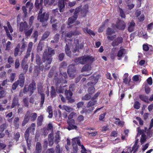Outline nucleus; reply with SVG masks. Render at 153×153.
<instances>
[{
  "mask_svg": "<svg viewBox=\"0 0 153 153\" xmlns=\"http://www.w3.org/2000/svg\"><path fill=\"white\" fill-rule=\"evenodd\" d=\"M71 68L68 69V73L70 77L73 78L76 75V71H72Z\"/></svg>",
  "mask_w": 153,
  "mask_h": 153,
  "instance_id": "obj_38",
  "label": "nucleus"
},
{
  "mask_svg": "<svg viewBox=\"0 0 153 153\" xmlns=\"http://www.w3.org/2000/svg\"><path fill=\"white\" fill-rule=\"evenodd\" d=\"M62 108L66 111L69 112H70L73 110V109L72 108L65 105H63L62 106Z\"/></svg>",
  "mask_w": 153,
  "mask_h": 153,
  "instance_id": "obj_47",
  "label": "nucleus"
},
{
  "mask_svg": "<svg viewBox=\"0 0 153 153\" xmlns=\"http://www.w3.org/2000/svg\"><path fill=\"white\" fill-rule=\"evenodd\" d=\"M38 93H39L41 96L40 105V106L42 107V106L43 105L44 102L45 96V94L42 93L43 91L42 89V86L39 85L38 86Z\"/></svg>",
  "mask_w": 153,
  "mask_h": 153,
  "instance_id": "obj_5",
  "label": "nucleus"
},
{
  "mask_svg": "<svg viewBox=\"0 0 153 153\" xmlns=\"http://www.w3.org/2000/svg\"><path fill=\"white\" fill-rule=\"evenodd\" d=\"M18 81H16L14 82L12 86V89L14 90H16L19 85H20V83Z\"/></svg>",
  "mask_w": 153,
  "mask_h": 153,
  "instance_id": "obj_53",
  "label": "nucleus"
},
{
  "mask_svg": "<svg viewBox=\"0 0 153 153\" xmlns=\"http://www.w3.org/2000/svg\"><path fill=\"white\" fill-rule=\"evenodd\" d=\"M42 148V146L40 143L39 142H37L36 146V149L41 150Z\"/></svg>",
  "mask_w": 153,
  "mask_h": 153,
  "instance_id": "obj_62",
  "label": "nucleus"
},
{
  "mask_svg": "<svg viewBox=\"0 0 153 153\" xmlns=\"http://www.w3.org/2000/svg\"><path fill=\"white\" fill-rule=\"evenodd\" d=\"M62 150L59 144H57L56 146L55 151L56 153H62Z\"/></svg>",
  "mask_w": 153,
  "mask_h": 153,
  "instance_id": "obj_46",
  "label": "nucleus"
},
{
  "mask_svg": "<svg viewBox=\"0 0 153 153\" xmlns=\"http://www.w3.org/2000/svg\"><path fill=\"white\" fill-rule=\"evenodd\" d=\"M146 135L145 134H142L140 140V141L141 144H143L146 140Z\"/></svg>",
  "mask_w": 153,
  "mask_h": 153,
  "instance_id": "obj_58",
  "label": "nucleus"
},
{
  "mask_svg": "<svg viewBox=\"0 0 153 153\" xmlns=\"http://www.w3.org/2000/svg\"><path fill=\"white\" fill-rule=\"evenodd\" d=\"M33 45V43L32 42L29 43L27 46V51L31 52Z\"/></svg>",
  "mask_w": 153,
  "mask_h": 153,
  "instance_id": "obj_59",
  "label": "nucleus"
},
{
  "mask_svg": "<svg viewBox=\"0 0 153 153\" xmlns=\"http://www.w3.org/2000/svg\"><path fill=\"white\" fill-rule=\"evenodd\" d=\"M94 60V57L89 55L84 56L77 58V62L83 65L88 62H93Z\"/></svg>",
  "mask_w": 153,
  "mask_h": 153,
  "instance_id": "obj_2",
  "label": "nucleus"
},
{
  "mask_svg": "<svg viewBox=\"0 0 153 153\" xmlns=\"http://www.w3.org/2000/svg\"><path fill=\"white\" fill-rule=\"evenodd\" d=\"M43 120V117L42 115H41L38 117L37 120V123L38 126H40L42 125Z\"/></svg>",
  "mask_w": 153,
  "mask_h": 153,
  "instance_id": "obj_27",
  "label": "nucleus"
},
{
  "mask_svg": "<svg viewBox=\"0 0 153 153\" xmlns=\"http://www.w3.org/2000/svg\"><path fill=\"white\" fill-rule=\"evenodd\" d=\"M43 12V9H40L38 14L37 20L40 22L42 23V25L43 27L47 26L48 24L47 21L49 16L48 12Z\"/></svg>",
  "mask_w": 153,
  "mask_h": 153,
  "instance_id": "obj_1",
  "label": "nucleus"
},
{
  "mask_svg": "<svg viewBox=\"0 0 153 153\" xmlns=\"http://www.w3.org/2000/svg\"><path fill=\"white\" fill-rule=\"evenodd\" d=\"M45 52H47V50L45 49V51L43 53V56L42 57V61L43 62H45L46 64V67H48L49 68L50 66V65L52 62L53 58L51 56H48L46 55H45Z\"/></svg>",
  "mask_w": 153,
  "mask_h": 153,
  "instance_id": "obj_3",
  "label": "nucleus"
},
{
  "mask_svg": "<svg viewBox=\"0 0 153 153\" xmlns=\"http://www.w3.org/2000/svg\"><path fill=\"white\" fill-rule=\"evenodd\" d=\"M123 42V39L121 36H118L117 38L112 42L111 45L112 46L115 47L118 46L120 44L122 43Z\"/></svg>",
  "mask_w": 153,
  "mask_h": 153,
  "instance_id": "obj_7",
  "label": "nucleus"
},
{
  "mask_svg": "<svg viewBox=\"0 0 153 153\" xmlns=\"http://www.w3.org/2000/svg\"><path fill=\"white\" fill-rule=\"evenodd\" d=\"M35 6L37 9H43L42 6V1L41 0L39 1L38 0H36Z\"/></svg>",
  "mask_w": 153,
  "mask_h": 153,
  "instance_id": "obj_31",
  "label": "nucleus"
},
{
  "mask_svg": "<svg viewBox=\"0 0 153 153\" xmlns=\"http://www.w3.org/2000/svg\"><path fill=\"white\" fill-rule=\"evenodd\" d=\"M115 33V31L113 29L108 27L106 30V34L107 35H111L112 34Z\"/></svg>",
  "mask_w": 153,
  "mask_h": 153,
  "instance_id": "obj_34",
  "label": "nucleus"
},
{
  "mask_svg": "<svg viewBox=\"0 0 153 153\" xmlns=\"http://www.w3.org/2000/svg\"><path fill=\"white\" fill-rule=\"evenodd\" d=\"M119 12L120 13V15L122 18H125L126 15L123 9L120 7H119Z\"/></svg>",
  "mask_w": 153,
  "mask_h": 153,
  "instance_id": "obj_51",
  "label": "nucleus"
},
{
  "mask_svg": "<svg viewBox=\"0 0 153 153\" xmlns=\"http://www.w3.org/2000/svg\"><path fill=\"white\" fill-rule=\"evenodd\" d=\"M19 118L18 117H16L14 120L13 125L17 129L19 127Z\"/></svg>",
  "mask_w": 153,
  "mask_h": 153,
  "instance_id": "obj_35",
  "label": "nucleus"
},
{
  "mask_svg": "<svg viewBox=\"0 0 153 153\" xmlns=\"http://www.w3.org/2000/svg\"><path fill=\"white\" fill-rule=\"evenodd\" d=\"M50 34V33L49 31H46L43 34L42 37V39L44 40L45 39L47 38Z\"/></svg>",
  "mask_w": 153,
  "mask_h": 153,
  "instance_id": "obj_55",
  "label": "nucleus"
},
{
  "mask_svg": "<svg viewBox=\"0 0 153 153\" xmlns=\"http://www.w3.org/2000/svg\"><path fill=\"white\" fill-rule=\"evenodd\" d=\"M38 36V32L36 31H34L32 37L34 39V42H36L37 40Z\"/></svg>",
  "mask_w": 153,
  "mask_h": 153,
  "instance_id": "obj_42",
  "label": "nucleus"
},
{
  "mask_svg": "<svg viewBox=\"0 0 153 153\" xmlns=\"http://www.w3.org/2000/svg\"><path fill=\"white\" fill-rule=\"evenodd\" d=\"M139 98L142 101L147 103H149L148 97L147 96L143 94H140L139 95Z\"/></svg>",
  "mask_w": 153,
  "mask_h": 153,
  "instance_id": "obj_26",
  "label": "nucleus"
},
{
  "mask_svg": "<svg viewBox=\"0 0 153 153\" xmlns=\"http://www.w3.org/2000/svg\"><path fill=\"white\" fill-rule=\"evenodd\" d=\"M88 92L90 94H94L95 91V88L94 86H91L89 87L88 90Z\"/></svg>",
  "mask_w": 153,
  "mask_h": 153,
  "instance_id": "obj_50",
  "label": "nucleus"
},
{
  "mask_svg": "<svg viewBox=\"0 0 153 153\" xmlns=\"http://www.w3.org/2000/svg\"><path fill=\"white\" fill-rule=\"evenodd\" d=\"M126 27L125 23L123 21L119 20L116 24V27L119 30H124Z\"/></svg>",
  "mask_w": 153,
  "mask_h": 153,
  "instance_id": "obj_6",
  "label": "nucleus"
},
{
  "mask_svg": "<svg viewBox=\"0 0 153 153\" xmlns=\"http://www.w3.org/2000/svg\"><path fill=\"white\" fill-rule=\"evenodd\" d=\"M33 30V28H31L29 30L26 29L24 30V33L26 38H27L30 36Z\"/></svg>",
  "mask_w": 153,
  "mask_h": 153,
  "instance_id": "obj_33",
  "label": "nucleus"
},
{
  "mask_svg": "<svg viewBox=\"0 0 153 153\" xmlns=\"http://www.w3.org/2000/svg\"><path fill=\"white\" fill-rule=\"evenodd\" d=\"M28 27V25L26 22H21L20 25L19 27V31L22 32L23 31L24 29V30H26Z\"/></svg>",
  "mask_w": 153,
  "mask_h": 153,
  "instance_id": "obj_20",
  "label": "nucleus"
},
{
  "mask_svg": "<svg viewBox=\"0 0 153 153\" xmlns=\"http://www.w3.org/2000/svg\"><path fill=\"white\" fill-rule=\"evenodd\" d=\"M37 117V114L36 113H32L30 115V120L32 121H34L35 120Z\"/></svg>",
  "mask_w": 153,
  "mask_h": 153,
  "instance_id": "obj_43",
  "label": "nucleus"
},
{
  "mask_svg": "<svg viewBox=\"0 0 153 153\" xmlns=\"http://www.w3.org/2000/svg\"><path fill=\"white\" fill-rule=\"evenodd\" d=\"M33 4L30 1H28L26 4V7L29 8V10L30 12L33 8Z\"/></svg>",
  "mask_w": 153,
  "mask_h": 153,
  "instance_id": "obj_48",
  "label": "nucleus"
},
{
  "mask_svg": "<svg viewBox=\"0 0 153 153\" xmlns=\"http://www.w3.org/2000/svg\"><path fill=\"white\" fill-rule=\"evenodd\" d=\"M72 85H70L68 90H65V94L66 96V98L67 100H69L71 98L72 93L71 90H72Z\"/></svg>",
  "mask_w": 153,
  "mask_h": 153,
  "instance_id": "obj_11",
  "label": "nucleus"
},
{
  "mask_svg": "<svg viewBox=\"0 0 153 153\" xmlns=\"http://www.w3.org/2000/svg\"><path fill=\"white\" fill-rule=\"evenodd\" d=\"M35 123H32L31 124V126L26 130H28V131H29V132L31 134H33L35 130Z\"/></svg>",
  "mask_w": 153,
  "mask_h": 153,
  "instance_id": "obj_29",
  "label": "nucleus"
},
{
  "mask_svg": "<svg viewBox=\"0 0 153 153\" xmlns=\"http://www.w3.org/2000/svg\"><path fill=\"white\" fill-rule=\"evenodd\" d=\"M47 111L49 113L48 117L51 118L53 116V111L51 107L49 106L47 108Z\"/></svg>",
  "mask_w": 153,
  "mask_h": 153,
  "instance_id": "obj_41",
  "label": "nucleus"
},
{
  "mask_svg": "<svg viewBox=\"0 0 153 153\" xmlns=\"http://www.w3.org/2000/svg\"><path fill=\"white\" fill-rule=\"evenodd\" d=\"M91 98V96L88 94H86L85 96H83L82 98V99L83 100H88Z\"/></svg>",
  "mask_w": 153,
  "mask_h": 153,
  "instance_id": "obj_57",
  "label": "nucleus"
},
{
  "mask_svg": "<svg viewBox=\"0 0 153 153\" xmlns=\"http://www.w3.org/2000/svg\"><path fill=\"white\" fill-rule=\"evenodd\" d=\"M48 141L49 146L50 147H52L54 144L53 133L52 132H51L48 135Z\"/></svg>",
  "mask_w": 153,
  "mask_h": 153,
  "instance_id": "obj_15",
  "label": "nucleus"
},
{
  "mask_svg": "<svg viewBox=\"0 0 153 153\" xmlns=\"http://www.w3.org/2000/svg\"><path fill=\"white\" fill-rule=\"evenodd\" d=\"M110 35H108L107 36V38L110 41H114V39L116 38V35H114L113 36H110Z\"/></svg>",
  "mask_w": 153,
  "mask_h": 153,
  "instance_id": "obj_63",
  "label": "nucleus"
},
{
  "mask_svg": "<svg viewBox=\"0 0 153 153\" xmlns=\"http://www.w3.org/2000/svg\"><path fill=\"white\" fill-rule=\"evenodd\" d=\"M30 114V111H28L26 115L25 116V117L24 120L23 121L22 123V126H24L26 123H27L29 120V116Z\"/></svg>",
  "mask_w": 153,
  "mask_h": 153,
  "instance_id": "obj_19",
  "label": "nucleus"
},
{
  "mask_svg": "<svg viewBox=\"0 0 153 153\" xmlns=\"http://www.w3.org/2000/svg\"><path fill=\"white\" fill-rule=\"evenodd\" d=\"M24 73L21 74L19 76V79L17 81H18L20 83V86L22 87L24 86L25 83V76Z\"/></svg>",
  "mask_w": 153,
  "mask_h": 153,
  "instance_id": "obj_13",
  "label": "nucleus"
},
{
  "mask_svg": "<svg viewBox=\"0 0 153 153\" xmlns=\"http://www.w3.org/2000/svg\"><path fill=\"white\" fill-rule=\"evenodd\" d=\"M77 145L79 146H80L81 147L82 150H81V153H87L86 149L85 148L83 145L81 144L80 142V140L79 139V137H77Z\"/></svg>",
  "mask_w": 153,
  "mask_h": 153,
  "instance_id": "obj_18",
  "label": "nucleus"
},
{
  "mask_svg": "<svg viewBox=\"0 0 153 153\" xmlns=\"http://www.w3.org/2000/svg\"><path fill=\"white\" fill-rule=\"evenodd\" d=\"M55 80L56 82V86H59L60 85H62L63 83H66L67 81L66 80H63L62 79H59L58 78L55 79Z\"/></svg>",
  "mask_w": 153,
  "mask_h": 153,
  "instance_id": "obj_21",
  "label": "nucleus"
},
{
  "mask_svg": "<svg viewBox=\"0 0 153 153\" xmlns=\"http://www.w3.org/2000/svg\"><path fill=\"white\" fill-rule=\"evenodd\" d=\"M74 14V17L70 18L68 19V25L69 27H71L72 26L71 25L73 24L76 20V10H75Z\"/></svg>",
  "mask_w": 153,
  "mask_h": 153,
  "instance_id": "obj_12",
  "label": "nucleus"
},
{
  "mask_svg": "<svg viewBox=\"0 0 153 153\" xmlns=\"http://www.w3.org/2000/svg\"><path fill=\"white\" fill-rule=\"evenodd\" d=\"M91 65L86 64L81 69V72H83L84 71H88L91 70Z\"/></svg>",
  "mask_w": 153,
  "mask_h": 153,
  "instance_id": "obj_30",
  "label": "nucleus"
},
{
  "mask_svg": "<svg viewBox=\"0 0 153 153\" xmlns=\"http://www.w3.org/2000/svg\"><path fill=\"white\" fill-rule=\"evenodd\" d=\"M36 84L34 82H32L30 84L28 87V91L30 92V94L33 92L34 90L36 89Z\"/></svg>",
  "mask_w": 153,
  "mask_h": 153,
  "instance_id": "obj_24",
  "label": "nucleus"
},
{
  "mask_svg": "<svg viewBox=\"0 0 153 153\" xmlns=\"http://www.w3.org/2000/svg\"><path fill=\"white\" fill-rule=\"evenodd\" d=\"M131 81L130 78H124L123 79V82L126 84H128V85H130V83Z\"/></svg>",
  "mask_w": 153,
  "mask_h": 153,
  "instance_id": "obj_56",
  "label": "nucleus"
},
{
  "mask_svg": "<svg viewBox=\"0 0 153 153\" xmlns=\"http://www.w3.org/2000/svg\"><path fill=\"white\" fill-rule=\"evenodd\" d=\"M29 136V131H28V130H26L25 131L24 137L26 140L27 145V146L29 147L30 146V141L28 139V137Z\"/></svg>",
  "mask_w": 153,
  "mask_h": 153,
  "instance_id": "obj_25",
  "label": "nucleus"
},
{
  "mask_svg": "<svg viewBox=\"0 0 153 153\" xmlns=\"http://www.w3.org/2000/svg\"><path fill=\"white\" fill-rule=\"evenodd\" d=\"M115 119L119 121H116L114 122V123L118 126H120L121 127H123L124 125V122L123 121H120V119L119 118H116Z\"/></svg>",
  "mask_w": 153,
  "mask_h": 153,
  "instance_id": "obj_44",
  "label": "nucleus"
},
{
  "mask_svg": "<svg viewBox=\"0 0 153 153\" xmlns=\"http://www.w3.org/2000/svg\"><path fill=\"white\" fill-rule=\"evenodd\" d=\"M76 138H74L72 139L71 143L73 147V152L72 153H76Z\"/></svg>",
  "mask_w": 153,
  "mask_h": 153,
  "instance_id": "obj_22",
  "label": "nucleus"
},
{
  "mask_svg": "<svg viewBox=\"0 0 153 153\" xmlns=\"http://www.w3.org/2000/svg\"><path fill=\"white\" fill-rule=\"evenodd\" d=\"M20 47V45L18 44L15 48L14 51V55L15 57H16L18 55L19 52V51Z\"/></svg>",
  "mask_w": 153,
  "mask_h": 153,
  "instance_id": "obj_45",
  "label": "nucleus"
},
{
  "mask_svg": "<svg viewBox=\"0 0 153 153\" xmlns=\"http://www.w3.org/2000/svg\"><path fill=\"white\" fill-rule=\"evenodd\" d=\"M62 85H60L59 86H56V91L60 93L63 92L64 90V87L66 86V85L62 86Z\"/></svg>",
  "mask_w": 153,
  "mask_h": 153,
  "instance_id": "obj_37",
  "label": "nucleus"
},
{
  "mask_svg": "<svg viewBox=\"0 0 153 153\" xmlns=\"http://www.w3.org/2000/svg\"><path fill=\"white\" fill-rule=\"evenodd\" d=\"M67 123L68 124L69 126L68 127V129L69 130H71L73 129H76V126L74 125L75 124V121L73 119H68L67 121Z\"/></svg>",
  "mask_w": 153,
  "mask_h": 153,
  "instance_id": "obj_8",
  "label": "nucleus"
},
{
  "mask_svg": "<svg viewBox=\"0 0 153 153\" xmlns=\"http://www.w3.org/2000/svg\"><path fill=\"white\" fill-rule=\"evenodd\" d=\"M88 6L87 4L85 5L81 10L79 9V7L77 8V14L80 12L82 16L85 17L88 11Z\"/></svg>",
  "mask_w": 153,
  "mask_h": 153,
  "instance_id": "obj_4",
  "label": "nucleus"
},
{
  "mask_svg": "<svg viewBox=\"0 0 153 153\" xmlns=\"http://www.w3.org/2000/svg\"><path fill=\"white\" fill-rule=\"evenodd\" d=\"M60 134L59 132H57L56 133L55 136V139L54 142L55 143L57 144H58V143L60 142Z\"/></svg>",
  "mask_w": 153,
  "mask_h": 153,
  "instance_id": "obj_36",
  "label": "nucleus"
},
{
  "mask_svg": "<svg viewBox=\"0 0 153 153\" xmlns=\"http://www.w3.org/2000/svg\"><path fill=\"white\" fill-rule=\"evenodd\" d=\"M135 23L133 20L128 23V30L130 32H131L134 31Z\"/></svg>",
  "mask_w": 153,
  "mask_h": 153,
  "instance_id": "obj_16",
  "label": "nucleus"
},
{
  "mask_svg": "<svg viewBox=\"0 0 153 153\" xmlns=\"http://www.w3.org/2000/svg\"><path fill=\"white\" fill-rule=\"evenodd\" d=\"M23 102L25 106L28 107V106L29 103L28 100L27 98H25L23 99Z\"/></svg>",
  "mask_w": 153,
  "mask_h": 153,
  "instance_id": "obj_60",
  "label": "nucleus"
},
{
  "mask_svg": "<svg viewBox=\"0 0 153 153\" xmlns=\"http://www.w3.org/2000/svg\"><path fill=\"white\" fill-rule=\"evenodd\" d=\"M36 62L37 64L40 65L42 63V61L40 59L39 56L38 55H36Z\"/></svg>",
  "mask_w": 153,
  "mask_h": 153,
  "instance_id": "obj_54",
  "label": "nucleus"
},
{
  "mask_svg": "<svg viewBox=\"0 0 153 153\" xmlns=\"http://www.w3.org/2000/svg\"><path fill=\"white\" fill-rule=\"evenodd\" d=\"M56 91L54 87L53 86H51V94L52 97H56Z\"/></svg>",
  "mask_w": 153,
  "mask_h": 153,
  "instance_id": "obj_40",
  "label": "nucleus"
},
{
  "mask_svg": "<svg viewBox=\"0 0 153 153\" xmlns=\"http://www.w3.org/2000/svg\"><path fill=\"white\" fill-rule=\"evenodd\" d=\"M97 101L91 99V100L90 101L87 103L86 107L88 108L92 107L96 104L97 103Z\"/></svg>",
  "mask_w": 153,
  "mask_h": 153,
  "instance_id": "obj_28",
  "label": "nucleus"
},
{
  "mask_svg": "<svg viewBox=\"0 0 153 153\" xmlns=\"http://www.w3.org/2000/svg\"><path fill=\"white\" fill-rule=\"evenodd\" d=\"M7 62L10 64H13L14 63V60L13 58L11 56H9Z\"/></svg>",
  "mask_w": 153,
  "mask_h": 153,
  "instance_id": "obj_61",
  "label": "nucleus"
},
{
  "mask_svg": "<svg viewBox=\"0 0 153 153\" xmlns=\"http://www.w3.org/2000/svg\"><path fill=\"white\" fill-rule=\"evenodd\" d=\"M84 32L85 33H87L90 35L95 36V33L90 29H88L87 27L83 28Z\"/></svg>",
  "mask_w": 153,
  "mask_h": 153,
  "instance_id": "obj_39",
  "label": "nucleus"
},
{
  "mask_svg": "<svg viewBox=\"0 0 153 153\" xmlns=\"http://www.w3.org/2000/svg\"><path fill=\"white\" fill-rule=\"evenodd\" d=\"M140 104L138 101H136L134 103V108L138 110L140 108Z\"/></svg>",
  "mask_w": 153,
  "mask_h": 153,
  "instance_id": "obj_52",
  "label": "nucleus"
},
{
  "mask_svg": "<svg viewBox=\"0 0 153 153\" xmlns=\"http://www.w3.org/2000/svg\"><path fill=\"white\" fill-rule=\"evenodd\" d=\"M19 98L17 96H15L13 98L12 103L11 106V108H13L15 107V106H19L20 105V104L19 103Z\"/></svg>",
  "mask_w": 153,
  "mask_h": 153,
  "instance_id": "obj_9",
  "label": "nucleus"
},
{
  "mask_svg": "<svg viewBox=\"0 0 153 153\" xmlns=\"http://www.w3.org/2000/svg\"><path fill=\"white\" fill-rule=\"evenodd\" d=\"M46 153H54L55 150L53 148L48 149L46 151Z\"/></svg>",
  "mask_w": 153,
  "mask_h": 153,
  "instance_id": "obj_64",
  "label": "nucleus"
},
{
  "mask_svg": "<svg viewBox=\"0 0 153 153\" xmlns=\"http://www.w3.org/2000/svg\"><path fill=\"white\" fill-rule=\"evenodd\" d=\"M4 27L6 31L7 37L10 40H12V37L9 32L7 27V26H4Z\"/></svg>",
  "mask_w": 153,
  "mask_h": 153,
  "instance_id": "obj_49",
  "label": "nucleus"
},
{
  "mask_svg": "<svg viewBox=\"0 0 153 153\" xmlns=\"http://www.w3.org/2000/svg\"><path fill=\"white\" fill-rule=\"evenodd\" d=\"M27 60H25V58H24L21 63V66L23 69V73L24 74H26L27 71L28 65L26 64Z\"/></svg>",
  "mask_w": 153,
  "mask_h": 153,
  "instance_id": "obj_10",
  "label": "nucleus"
},
{
  "mask_svg": "<svg viewBox=\"0 0 153 153\" xmlns=\"http://www.w3.org/2000/svg\"><path fill=\"white\" fill-rule=\"evenodd\" d=\"M126 51V49L121 46L120 48V49L118 51L117 53V56L118 57H122L123 55L125 54V52Z\"/></svg>",
  "mask_w": 153,
  "mask_h": 153,
  "instance_id": "obj_23",
  "label": "nucleus"
},
{
  "mask_svg": "<svg viewBox=\"0 0 153 153\" xmlns=\"http://www.w3.org/2000/svg\"><path fill=\"white\" fill-rule=\"evenodd\" d=\"M68 0H59L58 6L59 8V11L62 12L64 11L65 7L64 1H67Z\"/></svg>",
  "mask_w": 153,
  "mask_h": 153,
  "instance_id": "obj_14",
  "label": "nucleus"
},
{
  "mask_svg": "<svg viewBox=\"0 0 153 153\" xmlns=\"http://www.w3.org/2000/svg\"><path fill=\"white\" fill-rule=\"evenodd\" d=\"M55 0H44L45 5L47 7L51 5L55 2Z\"/></svg>",
  "mask_w": 153,
  "mask_h": 153,
  "instance_id": "obj_32",
  "label": "nucleus"
},
{
  "mask_svg": "<svg viewBox=\"0 0 153 153\" xmlns=\"http://www.w3.org/2000/svg\"><path fill=\"white\" fill-rule=\"evenodd\" d=\"M46 49L47 50V52H45V55H46L48 56H51V57H52L53 55L55 54V52L54 50L51 48L48 47V50H47V49Z\"/></svg>",
  "mask_w": 153,
  "mask_h": 153,
  "instance_id": "obj_17",
  "label": "nucleus"
}]
</instances>
